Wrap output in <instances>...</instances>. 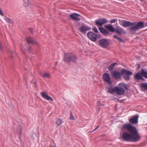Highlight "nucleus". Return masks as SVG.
I'll return each mask as SVG.
<instances>
[{
  "label": "nucleus",
  "instance_id": "10",
  "mask_svg": "<svg viewBox=\"0 0 147 147\" xmlns=\"http://www.w3.org/2000/svg\"><path fill=\"white\" fill-rule=\"evenodd\" d=\"M136 22H131L130 21H123L122 23V26L125 27L135 25Z\"/></svg>",
  "mask_w": 147,
  "mask_h": 147
},
{
  "label": "nucleus",
  "instance_id": "30",
  "mask_svg": "<svg viewBox=\"0 0 147 147\" xmlns=\"http://www.w3.org/2000/svg\"><path fill=\"white\" fill-rule=\"evenodd\" d=\"M22 127L20 125H19L18 126L17 130L18 132L19 133H21L22 132Z\"/></svg>",
  "mask_w": 147,
  "mask_h": 147
},
{
  "label": "nucleus",
  "instance_id": "15",
  "mask_svg": "<svg viewBox=\"0 0 147 147\" xmlns=\"http://www.w3.org/2000/svg\"><path fill=\"white\" fill-rule=\"evenodd\" d=\"M138 116L136 115L133 117L129 119V121L130 123L132 124H136L138 123Z\"/></svg>",
  "mask_w": 147,
  "mask_h": 147
},
{
  "label": "nucleus",
  "instance_id": "20",
  "mask_svg": "<svg viewBox=\"0 0 147 147\" xmlns=\"http://www.w3.org/2000/svg\"><path fill=\"white\" fill-rule=\"evenodd\" d=\"M140 85L142 88L143 90H147V83H140Z\"/></svg>",
  "mask_w": 147,
  "mask_h": 147
},
{
  "label": "nucleus",
  "instance_id": "22",
  "mask_svg": "<svg viewBox=\"0 0 147 147\" xmlns=\"http://www.w3.org/2000/svg\"><path fill=\"white\" fill-rule=\"evenodd\" d=\"M117 64L116 63H111V65L109 66L108 67V69L110 71H112L114 68V66Z\"/></svg>",
  "mask_w": 147,
  "mask_h": 147
},
{
  "label": "nucleus",
  "instance_id": "33",
  "mask_svg": "<svg viewBox=\"0 0 147 147\" xmlns=\"http://www.w3.org/2000/svg\"><path fill=\"white\" fill-rule=\"evenodd\" d=\"M117 20L115 19H113L110 20V22L111 23H114L116 21H117Z\"/></svg>",
  "mask_w": 147,
  "mask_h": 147
},
{
  "label": "nucleus",
  "instance_id": "12",
  "mask_svg": "<svg viewBox=\"0 0 147 147\" xmlns=\"http://www.w3.org/2000/svg\"><path fill=\"white\" fill-rule=\"evenodd\" d=\"M91 29V28L86 26L82 25L80 27V30L82 33L85 34L86 33V31H88Z\"/></svg>",
  "mask_w": 147,
  "mask_h": 147
},
{
  "label": "nucleus",
  "instance_id": "26",
  "mask_svg": "<svg viewBox=\"0 0 147 147\" xmlns=\"http://www.w3.org/2000/svg\"><path fill=\"white\" fill-rule=\"evenodd\" d=\"M113 37L114 38L117 39L120 42H123V40L121 38L118 37L117 35H113Z\"/></svg>",
  "mask_w": 147,
  "mask_h": 147
},
{
  "label": "nucleus",
  "instance_id": "41",
  "mask_svg": "<svg viewBox=\"0 0 147 147\" xmlns=\"http://www.w3.org/2000/svg\"><path fill=\"white\" fill-rule=\"evenodd\" d=\"M57 62H56V63H56V65H57Z\"/></svg>",
  "mask_w": 147,
  "mask_h": 147
},
{
  "label": "nucleus",
  "instance_id": "24",
  "mask_svg": "<svg viewBox=\"0 0 147 147\" xmlns=\"http://www.w3.org/2000/svg\"><path fill=\"white\" fill-rule=\"evenodd\" d=\"M141 75L145 78H147V72L145 71L144 70H142Z\"/></svg>",
  "mask_w": 147,
  "mask_h": 147
},
{
  "label": "nucleus",
  "instance_id": "34",
  "mask_svg": "<svg viewBox=\"0 0 147 147\" xmlns=\"http://www.w3.org/2000/svg\"><path fill=\"white\" fill-rule=\"evenodd\" d=\"M0 49L2 51L3 50V48L2 46V44L1 42H0Z\"/></svg>",
  "mask_w": 147,
  "mask_h": 147
},
{
  "label": "nucleus",
  "instance_id": "19",
  "mask_svg": "<svg viewBox=\"0 0 147 147\" xmlns=\"http://www.w3.org/2000/svg\"><path fill=\"white\" fill-rule=\"evenodd\" d=\"M126 71L128 72H129L131 73V75L128 74H127V73H125L123 75L124 78L126 80H129V76L132 75V73L131 72L127 70H126Z\"/></svg>",
  "mask_w": 147,
  "mask_h": 147
},
{
  "label": "nucleus",
  "instance_id": "6",
  "mask_svg": "<svg viewBox=\"0 0 147 147\" xmlns=\"http://www.w3.org/2000/svg\"><path fill=\"white\" fill-rule=\"evenodd\" d=\"M87 35L88 38L92 41L95 42L97 40V36L96 34L91 32H88Z\"/></svg>",
  "mask_w": 147,
  "mask_h": 147
},
{
  "label": "nucleus",
  "instance_id": "38",
  "mask_svg": "<svg viewBox=\"0 0 147 147\" xmlns=\"http://www.w3.org/2000/svg\"><path fill=\"white\" fill-rule=\"evenodd\" d=\"M124 87H125V89L127 90H128V88L127 87V85L126 84L125 86H124Z\"/></svg>",
  "mask_w": 147,
  "mask_h": 147
},
{
  "label": "nucleus",
  "instance_id": "2",
  "mask_svg": "<svg viewBox=\"0 0 147 147\" xmlns=\"http://www.w3.org/2000/svg\"><path fill=\"white\" fill-rule=\"evenodd\" d=\"M77 60V56L72 53H65L64 55V61L66 62H75Z\"/></svg>",
  "mask_w": 147,
  "mask_h": 147
},
{
  "label": "nucleus",
  "instance_id": "1",
  "mask_svg": "<svg viewBox=\"0 0 147 147\" xmlns=\"http://www.w3.org/2000/svg\"><path fill=\"white\" fill-rule=\"evenodd\" d=\"M123 129H126L131 134L127 132L123 133L122 137L125 141H128L130 140L132 142H136L139 141L140 137L138 134L136 128L130 124H124L122 127Z\"/></svg>",
  "mask_w": 147,
  "mask_h": 147
},
{
  "label": "nucleus",
  "instance_id": "9",
  "mask_svg": "<svg viewBox=\"0 0 147 147\" xmlns=\"http://www.w3.org/2000/svg\"><path fill=\"white\" fill-rule=\"evenodd\" d=\"M104 81L109 84H111L112 82L110 80V78L109 75L108 73H105L103 74L102 76Z\"/></svg>",
  "mask_w": 147,
  "mask_h": 147
},
{
  "label": "nucleus",
  "instance_id": "39",
  "mask_svg": "<svg viewBox=\"0 0 147 147\" xmlns=\"http://www.w3.org/2000/svg\"><path fill=\"white\" fill-rule=\"evenodd\" d=\"M138 69L140 68V65H139V64H138Z\"/></svg>",
  "mask_w": 147,
  "mask_h": 147
},
{
  "label": "nucleus",
  "instance_id": "16",
  "mask_svg": "<svg viewBox=\"0 0 147 147\" xmlns=\"http://www.w3.org/2000/svg\"><path fill=\"white\" fill-rule=\"evenodd\" d=\"M27 41L28 44H36L37 42L32 38L29 37L27 38Z\"/></svg>",
  "mask_w": 147,
  "mask_h": 147
},
{
  "label": "nucleus",
  "instance_id": "17",
  "mask_svg": "<svg viewBox=\"0 0 147 147\" xmlns=\"http://www.w3.org/2000/svg\"><path fill=\"white\" fill-rule=\"evenodd\" d=\"M98 29L100 32L104 35H106L109 34V31L103 27H100Z\"/></svg>",
  "mask_w": 147,
  "mask_h": 147
},
{
  "label": "nucleus",
  "instance_id": "40",
  "mask_svg": "<svg viewBox=\"0 0 147 147\" xmlns=\"http://www.w3.org/2000/svg\"><path fill=\"white\" fill-rule=\"evenodd\" d=\"M49 147H56L55 146H54L51 145V146H50Z\"/></svg>",
  "mask_w": 147,
  "mask_h": 147
},
{
  "label": "nucleus",
  "instance_id": "3",
  "mask_svg": "<svg viewBox=\"0 0 147 147\" xmlns=\"http://www.w3.org/2000/svg\"><path fill=\"white\" fill-rule=\"evenodd\" d=\"M128 74L131 75V73L128 72L126 69H123L120 72L118 71H114L111 73L112 76L115 79H118L120 78L121 75L125 73H126Z\"/></svg>",
  "mask_w": 147,
  "mask_h": 147
},
{
  "label": "nucleus",
  "instance_id": "18",
  "mask_svg": "<svg viewBox=\"0 0 147 147\" xmlns=\"http://www.w3.org/2000/svg\"><path fill=\"white\" fill-rule=\"evenodd\" d=\"M105 27L108 30L111 32H114L115 31V29L111 24H108L105 25Z\"/></svg>",
  "mask_w": 147,
  "mask_h": 147
},
{
  "label": "nucleus",
  "instance_id": "4",
  "mask_svg": "<svg viewBox=\"0 0 147 147\" xmlns=\"http://www.w3.org/2000/svg\"><path fill=\"white\" fill-rule=\"evenodd\" d=\"M134 25V26L130 27L129 29L130 30L136 31L140 29L143 28L144 27V23L142 22H139Z\"/></svg>",
  "mask_w": 147,
  "mask_h": 147
},
{
  "label": "nucleus",
  "instance_id": "27",
  "mask_svg": "<svg viewBox=\"0 0 147 147\" xmlns=\"http://www.w3.org/2000/svg\"><path fill=\"white\" fill-rule=\"evenodd\" d=\"M24 5L25 7H27L29 5V2L28 0H23Z\"/></svg>",
  "mask_w": 147,
  "mask_h": 147
},
{
  "label": "nucleus",
  "instance_id": "31",
  "mask_svg": "<svg viewBox=\"0 0 147 147\" xmlns=\"http://www.w3.org/2000/svg\"><path fill=\"white\" fill-rule=\"evenodd\" d=\"M92 29L95 32L97 33L98 32V31L96 27H94L92 28Z\"/></svg>",
  "mask_w": 147,
  "mask_h": 147
},
{
  "label": "nucleus",
  "instance_id": "29",
  "mask_svg": "<svg viewBox=\"0 0 147 147\" xmlns=\"http://www.w3.org/2000/svg\"><path fill=\"white\" fill-rule=\"evenodd\" d=\"M43 77L44 78H49L50 77L49 74L47 73H45L43 74Z\"/></svg>",
  "mask_w": 147,
  "mask_h": 147
},
{
  "label": "nucleus",
  "instance_id": "37",
  "mask_svg": "<svg viewBox=\"0 0 147 147\" xmlns=\"http://www.w3.org/2000/svg\"><path fill=\"white\" fill-rule=\"evenodd\" d=\"M99 127V126H98L96 128H95V129L93 131H92V132L95 131Z\"/></svg>",
  "mask_w": 147,
  "mask_h": 147
},
{
  "label": "nucleus",
  "instance_id": "14",
  "mask_svg": "<svg viewBox=\"0 0 147 147\" xmlns=\"http://www.w3.org/2000/svg\"><path fill=\"white\" fill-rule=\"evenodd\" d=\"M115 31L121 35L126 33V32L124 30L119 27H117L116 28V29L115 30Z\"/></svg>",
  "mask_w": 147,
  "mask_h": 147
},
{
  "label": "nucleus",
  "instance_id": "21",
  "mask_svg": "<svg viewBox=\"0 0 147 147\" xmlns=\"http://www.w3.org/2000/svg\"><path fill=\"white\" fill-rule=\"evenodd\" d=\"M62 122L63 121L61 119L58 118L57 120L55 123L57 126H60L62 124Z\"/></svg>",
  "mask_w": 147,
  "mask_h": 147
},
{
  "label": "nucleus",
  "instance_id": "32",
  "mask_svg": "<svg viewBox=\"0 0 147 147\" xmlns=\"http://www.w3.org/2000/svg\"><path fill=\"white\" fill-rule=\"evenodd\" d=\"M70 119L71 120H75V119L74 116L73 115L72 113H71L70 114Z\"/></svg>",
  "mask_w": 147,
  "mask_h": 147
},
{
  "label": "nucleus",
  "instance_id": "8",
  "mask_svg": "<svg viewBox=\"0 0 147 147\" xmlns=\"http://www.w3.org/2000/svg\"><path fill=\"white\" fill-rule=\"evenodd\" d=\"M116 92L117 94L119 95H122L124 94L125 92V90L122 88L118 86L115 87Z\"/></svg>",
  "mask_w": 147,
  "mask_h": 147
},
{
  "label": "nucleus",
  "instance_id": "11",
  "mask_svg": "<svg viewBox=\"0 0 147 147\" xmlns=\"http://www.w3.org/2000/svg\"><path fill=\"white\" fill-rule=\"evenodd\" d=\"M80 15L77 13H73L70 15V17L72 19L76 21H79L80 18L79 17Z\"/></svg>",
  "mask_w": 147,
  "mask_h": 147
},
{
  "label": "nucleus",
  "instance_id": "42",
  "mask_svg": "<svg viewBox=\"0 0 147 147\" xmlns=\"http://www.w3.org/2000/svg\"><path fill=\"white\" fill-rule=\"evenodd\" d=\"M146 25H147V22L146 23Z\"/></svg>",
  "mask_w": 147,
  "mask_h": 147
},
{
  "label": "nucleus",
  "instance_id": "43",
  "mask_svg": "<svg viewBox=\"0 0 147 147\" xmlns=\"http://www.w3.org/2000/svg\"><path fill=\"white\" fill-rule=\"evenodd\" d=\"M35 84H36V83L34 82Z\"/></svg>",
  "mask_w": 147,
  "mask_h": 147
},
{
  "label": "nucleus",
  "instance_id": "28",
  "mask_svg": "<svg viewBox=\"0 0 147 147\" xmlns=\"http://www.w3.org/2000/svg\"><path fill=\"white\" fill-rule=\"evenodd\" d=\"M5 20L7 22L9 23L13 24V21L9 19L8 18H6Z\"/></svg>",
  "mask_w": 147,
  "mask_h": 147
},
{
  "label": "nucleus",
  "instance_id": "7",
  "mask_svg": "<svg viewBox=\"0 0 147 147\" xmlns=\"http://www.w3.org/2000/svg\"><path fill=\"white\" fill-rule=\"evenodd\" d=\"M108 22L106 19H99L95 21L96 25L98 26H102Z\"/></svg>",
  "mask_w": 147,
  "mask_h": 147
},
{
  "label": "nucleus",
  "instance_id": "13",
  "mask_svg": "<svg viewBox=\"0 0 147 147\" xmlns=\"http://www.w3.org/2000/svg\"><path fill=\"white\" fill-rule=\"evenodd\" d=\"M40 94L43 98L46 99L47 100L53 101V99L51 97L49 96L46 92H41Z\"/></svg>",
  "mask_w": 147,
  "mask_h": 147
},
{
  "label": "nucleus",
  "instance_id": "25",
  "mask_svg": "<svg viewBox=\"0 0 147 147\" xmlns=\"http://www.w3.org/2000/svg\"><path fill=\"white\" fill-rule=\"evenodd\" d=\"M116 92L115 87L109 89L107 92L108 93H110L112 94L113 92Z\"/></svg>",
  "mask_w": 147,
  "mask_h": 147
},
{
  "label": "nucleus",
  "instance_id": "5",
  "mask_svg": "<svg viewBox=\"0 0 147 147\" xmlns=\"http://www.w3.org/2000/svg\"><path fill=\"white\" fill-rule=\"evenodd\" d=\"M99 45L101 47L105 48L109 45V43L108 40L106 39H103L100 40L98 41Z\"/></svg>",
  "mask_w": 147,
  "mask_h": 147
},
{
  "label": "nucleus",
  "instance_id": "23",
  "mask_svg": "<svg viewBox=\"0 0 147 147\" xmlns=\"http://www.w3.org/2000/svg\"><path fill=\"white\" fill-rule=\"evenodd\" d=\"M135 78L137 79H142L141 74L140 72L138 73L135 76Z\"/></svg>",
  "mask_w": 147,
  "mask_h": 147
},
{
  "label": "nucleus",
  "instance_id": "35",
  "mask_svg": "<svg viewBox=\"0 0 147 147\" xmlns=\"http://www.w3.org/2000/svg\"><path fill=\"white\" fill-rule=\"evenodd\" d=\"M113 99L115 101H118L119 100L117 98H115V97H114L113 98Z\"/></svg>",
  "mask_w": 147,
  "mask_h": 147
},
{
  "label": "nucleus",
  "instance_id": "36",
  "mask_svg": "<svg viewBox=\"0 0 147 147\" xmlns=\"http://www.w3.org/2000/svg\"><path fill=\"white\" fill-rule=\"evenodd\" d=\"M28 30L29 31L31 32H32L33 31V29L31 28H29Z\"/></svg>",
  "mask_w": 147,
  "mask_h": 147
}]
</instances>
